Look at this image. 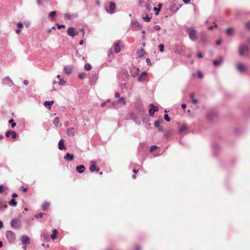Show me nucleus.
<instances>
[{"mask_svg": "<svg viewBox=\"0 0 250 250\" xmlns=\"http://www.w3.org/2000/svg\"><path fill=\"white\" fill-rule=\"evenodd\" d=\"M187 32L188 34L189 38L192 41H196L197 40V31L193 27H187Z\"/></svg>", "mask_w": 250, "mask_h": 250, "instance_id": "obj_1", "label": "nucleus"}, {"mask_svg": "<svg viewBox=\"0 0 250 250\" xmlns=\"http://www.w3.org/2000/svg\"><path fill=\"white\" fill-rule=\"evenodd\" d=\"M6 236L9 243H13L16 239V234L11 230L6 231Z\"/></svg>", "mask_w": 250, "mask_h": 250, "instance_id": "obj_2", "label": "nucleus"}, {"mask_svg": "<svg viewBox=\"0 0 250 250\" xmlns=\"http://www.w3.org/2000/svg\"><path fill=\"white\" fill-rule=\"evenodd\" d=\"M116 4L114 2H110L109 3L108 9L106 8L107 13L112 14L115 13V10L116 9Z\"/></svg>", "mask_w": 250, "mask_h": 250, "instance_id": "obj_3", "label": "nucleus"}, {"mask_svg": "<svg viewBox=\"0 0 250 250\" xmlns=\"http://www.w3.org/2000/svg\"><path fill=\"white\" fill-rule=\"evenodd\" d=\"M11 227L14 229H20V220L17 218H14L11 221Z\"/></svg>", "mask_w": 250, "mask_h": 250, "instance_id": "obj_4", "label": "nucleus"}, {"mask_svg": "<svg viewBox=\"0 0 250 250\" xmlns=\"http://www.w3.org/2000/svg\"><path fill=\"white\" fill-rule=\"evenodd\" d=\"M249 50L248 47L245 45H241L239 48V53L240 56H243L245 52H248Z\"/></svg>", "mask_w": 250, "mask_h": 250, "instance_id": "obj_5", "label": "nucleus"}, {"mask_svg": "<svg viewBox=\"0 0 250 250\" xmlns=\"http://www.w3.org/2000/svg\"><path fill=\"white\" fill-rule=\"evenodd\" d=\"M150 108L149 110V114L150 116H152L154 115L155 112L157 111L158 110V107L155 106L153 104H151L150 105Z\"/></svg>", "mask_w": 250, "mask_h": 250, "instance_id": "obj_6", "label": "nucleus"}, {"mask_svg": "<svg viewBox=\"0 0 250 250\" xmlns=\"http://www.w3.org/2000/svg\"><path fill=\"white\" fill-rule=\"evenodd\" d=\"M21 241L23 245H27L30 244V238L27 235H23L21 237Z\"/></svg>", "mask_w": 250, "mask_h": 250, "instance_id": "obj_7", "label": "nucleus"}, {"mask_svg": "<svg viewBox=\"0 0 250 250\" xmlns=\"http://www.w3.org/2000/svg\"><path fill=\"white\" fill-rule=\"evenodd\" d=\"M236 67L237 69L241 72H244L246 70V67L245 65L241 62H238L236 64Z\"/></svg>", "mask_w": 250, "mask_h": 250, "instance_id": "obj_8", "label": "nucleus"}, {"mask_svg": "<svg viewBox=\"0 0 250 250\" xmlns=\"http://www.w3.org/2000/svg\"><path fill=\"white\" fill-rule=\"evenodd\" d=\"M67 33L71 37H74L76 35H78V33H76L74 30V28L72 27H69L67 29Z\"/></svg>", "mask_w": 250, "mask_h": 250, "instance_id": "obj_9", "label": "nucleus"}, {"mask_svg": "<svg viewBox=\"0 0 250 250\" xmlns=\"http://www.w3.org/2000/svg\"><path fill=\"white\" fill-rule=\"evenodd\" d=\"M147 76V73L146 71L143 72L138 77V81L142 82L146 80Z\"/></svg>", "mask_w": 250, "mask_h": 250, "instance_id": "obj_10", "label": "nucleus"}, {"mask_svg": "<svg viewBox=\"0 0 250 250\" xmlns=\"http://www.w3.org/2000/svg\"><path fill=\"white\" fill-rule=\"evenodd\" d=\"M189 130L188 126H181L179 130V133L181 134L183 132H185L186 133H188Z\"/></svg>", "mask_w": 250, "mask_h": 250, "instance_id": "obj_11", "label": "nucleus"}, {"mask_svg": "<svg viewBox=\"0 0 250 250\" xmlns=\"http://www.w3.org/2000/svg\"><path fill=\"white\" fill-rule=\"evenodd\" d=\"M74 158V157L73 154L69 153H66V154L64 156V159L67 161H71L73 160Z\"/></svg>", "mask_w": 250, "mask_h": 250, "instance_id": "obj_12", "label": "nucleus"}, {"mask_svg": "<svg viewBox=\"0 0 250 250\" xmlns=\"http://www.w3.org/2000/svg\"><path fill=\"white\" fill-rule=\"evenodd\" d=\"M73 68L71 66L67 65L64 67V71L67 74H70L72 72Z\"/></svg>", "mask_w": 250, "mask_h": 250, "instance_id": "obj_13", "label": "nucleus"}, {"mask_svg": "<svg viewBox=\"0 0 250 250\" xmlns=\"http://www.w3.org/2000/svg\"><path fill=\"white\" fill-rule=\"evenodd\" d=\"M76 170L79 173H83L85 170V167L83 165L78 166L76 167Z\"/></svg>", "mask_w": 250, "mask_h": 250, "instance_id": "obj_14", "label": "nucleus"}, {"mask_svg": "<svg viewBox=\"0 0 250 250\" xmlns=\"http://www.w3.org/2000/svg\"><path fill=\"white\" fill-rule=\"evenodd\" d=\"M53 104H54L53 101H45L44 103V105L46 108L50 109H51V106L53 105Z\"/></svg>", "mask_w": 250, "mask_h": 250, "instance_id": "obj_15", "label": "nucleus"}, {"mask_svg": "<svg viewBox=\"0 0 250 250\" xmlns=\"http://www.w3.org/2000/svg\"><path fill=\"white\" fill-rule=\"evenodd\" d=\"M75 129L74 127L68 128L67 133L68 136H73L75 134Z\"/></svg>", "mask_w": 250, "mask_h": 250, "instance_id": "obj_16", "label": "nucleus"}, {"mask_svg": "<svg viewBox=\"0 0 250 250\" xmlns=\"http://www.w3.org/2000/svg\"><path fill=\"white\" fill-rule=\"evenodd\" d=\"M58 147L60 150H63L65 148L64 141L63 139H61L59 142Z\"/></svg>", "mask_w": 250, "mask_h": 250, "instance_id": "obj_17", "label": "nucleus"}, {"mask_svg": "<svg viewBox=\"0 0 250 250\" xmlns=\"http://www.w3.org/2000/svg\"><path fill=\"white\" fill-rule=\"evenodd\" d=\"M234 31L232 28H229L226 29V33L227 35L231 36L234 34Z\"/></svg>", "mask_w": 250, "mask_h": 250, "instance_id": "obj_18", "label": "nucleus"}, {"mask_svg": "<svg viewBox=\"0 0 250 250\" xmlns=\"http://www.w3.org/2000/svg\"><path fill=\"white\" fill-rule=\"evenodd\" d=\"M114 51L116 53H118L121 51L119 43L118 42L114 44Z\"/></svg>", "mask_w": 250, "mask_h": 250, "instance_id": "obj_19", "label": "nucleus"}, {"mask_svg": "<svg viewBox=\"0 0 250 250\" xmlns=\"http://www.w3.org/2000/svg\"><path fill=\"white\" fill-rule=\"evenodd\" d=\"M222 62H223V59L222 58H221L218 60L213 61V64L215 66H218V65H219Z\"/></svg>", "mask_w": 250, "mask_h": 250, "instance_id": "obj_20", "label": "nucleus"}, {"mask_svg": "<svg viewBox=\"0 0 250 250\" xmlns=\"http://www.w3.org/2000/svg\"><path fill=\"white\" fill-rule=\"evenodd\" d=\"M8 204L10 206L12 207H16L17 205V202L16 201L15 199H12L8 202Z\"/></svg>", "mask_w": 250, "mask_h": 250, "instance_id": "obj_21", "label": "nucleus"}, {"mask_svg": "<svg viewBox=\"0 0 250 250\" xmlns=\"http://www.w3.org/2000/svg\"><path fill=\"white\" fill-rule=\"evenodd\" d=\"M89 170L91 172H94L95 170H96L97 171H99L100 169L97 168L95 165H91L89 167Z\"/></svg>", "mask_w": 250, "mask_h": 250, "instance_id": "obj_22", "label": "nucleus"}, {"mask_svg": "<svg viewBox=\"0 0 250 250\" xmlns=\"http://www.w3.org/2000/svg\"><path fill=\"white\" fill-rule=\"evenodd\" d=\"M164 120L163 118H161L154 122V125H160V124H162Z\"/></svg>", "mask_w": 250, "mask_h": 250, "instance_id": "obj_23", "label": "nucleus"}, {"mask_svg": "<svg viewBox=\"0 0 250 250\" xmlns=\"http://www.w3.org/2000/svg\"><path fill=\"white\" fill-rule=\"evenodd\" d=\"M117 103H121V104H125L126 102H125V98H123V97H121V98H120L118 100V101H117Z\"/></svg>", "mask_w": 250, "mask_h": 250, "instance_id": "obj_24", "label": "nucleus"}, {"mask_svg": "<svg viewBox=\"0 0 250 250\" xmlns=\"http://www.w3.org/2000/svg\"><path fill=\"white\" fill-rule=\"evenodd\" d=\"M57 234V230L56 229H54L53 231L52 234L51 235V238L53 240H54L56 238V234Z\"/></svg>", "mask_w": 250, "mask_h": 250, "instance_id": "obj_25", "label": "nucleus"}, {"mask_svg": "<svg viewBox=\"0 0 250 250\" xmlns=\"http://www.w3.org/2000/svg\"><path fill=\"white\" fill-rule=\"evenodd\" d=\"M84 67L85 70H86V71H89L92 68L91 65L89 63H86L84 65Z\"/></svg>", "mask_w": 250, "mask_h": 250, "instance_id": "obj_26", "label": "nucleus"}, {"mask_svg": "<svg viewBox=\"0 0 250 250\" xmlns=\"http://www.w3.org/2000/svg\"><path fill=\"white\" fill-rule=\"evenodd\" d=\"M142 18L144 21L148 22V21H150V20L151 18V17H149L148 15H146L145 16H143L142 17Z\"/></svg>", "mask_w": 250, "mask_h": 250, "instance_id": "obj_27", "label": "nucleus"}, {"mask_svg": "<svg viewBox=\"0 0 250 250\" xmlns=\"http://www.w3.org/2000/svg\"><path fill=\"white\" fill-rule=\"evenodd\" d=\"M145 6L146 7V9L148 11H151L152 8L151 4L150 3H147Z\"/></svg>", "mask_w": 250, "mask_h": 250, "instance_id": "obj_28", "label": "nucleus"}, {"mask_svg": "<svg viewBox=\"0 0 250 250\" xmlns=\"http://www.w3.org/2000/svg\"><path fill=\"white\" fill-rule=\"evenodd\" d=\"M56 15V11H52L49 13V17L53 20H55V16Z\"/></svg>", "mask_w": 250, "mask_h": 250, "instance_id": "obj_29", "label": "nucleus"}, {"mask_svg": "<svg viewBox=\"0 0 250 250\" xmlns=\"http://www.w3.org/2000/svg\"><path fill=\"white\" fill-rule=\"evenodd\" d=\"M49 206V203H48V202H44L42 205V209L44 210H46L48 209Z\"/></svg>", "mask_w": 250, "mask_h": 250, "instance_id": "obj_30", "label": "nucleus"}, {"mask_svg": "<svg viewBox=\"0 0 250 250\" xmlns=\"http://www.w3.org/2000/svg\"><path fill=\"white\" fill-rule=\"evenodd\" d=\"M6 81H9V82H11V83H12V81L11 80V79L9 77H5V78H3V83H4L5 84H7L6 83Z\"/></svg>", "mask_w": 250, "mask_h": 250, "instance_id": "obj_31", "label": "nucleus"}, {"mask_svg": "<svg viewBox=\"0 0 250 250\" xmlns=\"http://www.w3.org/2000/svg\"><path fill=\"white\" fill-rule=\"evenodd\" d=\"M59 118L58 117H55V118L53 121V123L54 125H58L59 123Z\"/></svg>", "mask_w": 250, "mask_h": 250, "instance_id": "obj_32", "label": "nucleus"}, {"mask_svg": "<svg viewBox=\"0 0 250 250\" xmlns=\"http://www.w3.org/2000/svg\"><path fill=\"white\" fill-rule=\"evenodd\" d=\"M171 134H172L171 131L170 130H168L166 131V132L165 134V137H168L169 136H170L171 135Z\"/></svg>", "mask_w": 250, "mask_h": 250, "instance_id": "obj_33", "label": "nucleus"}, {"mask_svg": "<svg viewBox=\"0 0 250 250\" xmlns=\"http://www.w3.org/2000/svg\"><path fill=\"white\" fill-rule=\"evenodd\" d=\"M159 50L161 52H163L164 51V45L163 44H161L159 45Z\"/></svg>", "mask_w": 250, "mask_h": 250, "instance_id": "obj_34", "label": "nucleus"}, {"mask_svg": "<svg viewBox=\"0 0 250 250\" xmlns=\"http://www.w3.org/2000/svg\"><path fill=\"white\" fill-rule=\"evenodd\" d=\"M157 148L158 147L156 146H152L150 148V151L153 152L155 151Z\"/></svg>", "mask_w": 250, "mask_h": 250, "instance_id": "obj_35", "label": "nucleus"}, {"mask_svg": "<svg viewBox=\"0 0 250 250\" xmlns=\"http://www.w3.org/2000/svg\"><path fill=\"white\" fill-rule=\"evenodd\" d=\"M43 213H40L39 214L35 215V217L36 218H42L43 217Z\"/></svg>", "mask_w": 250, "mask_h": 250, "instance_id": "obj_36", "label": "nucleus"}, {"mask_svg": "<svg viewBox=\"0 0 250 250\" xmlns=\"http://www.w3.org/2000/svg\"><path fill=\"white\" fill-rule=\"evenodd\" d=\"M164 119L167 122H169L170 121V118L168 116V115L167 114H165L164 115Z\"/></svg>", "mask_w": 250, "mask_h": 250, "instance_id": "obj_37", "label": "nucleus"}, {"mask_svg": "<svg viewBox=\"0 0 250 250\" xmlns=\"http://www.w3.org/2000/svg\"><path fill=\"white\" fill-rule=\"evenodd\" d=\"M12 132L13 131L11 130L7 131L5 133L6 137H9L11 135Z\"/></svg>", "mask_w": 250, "mask_h": 250, "instance_id": "obj_38", "label": "nucleus"}, {"mask_svg": "<svg viewBox=\"0 0 250 250\" xmlns=\"http://www.w3.org/2000/svg\"><path fill=\"white\" fill-rule=\"evenodd\" d=\"M41 236L43 237L44 239H47L49 237V235L46 233H43Z\"/></svg>", "mask_w": 250, "mask_h": 250, "instance_id": "obj_39", "label": "nucleus"}, {"mask_svg": "<svg viewBox=\"0 0 250 250\" xmlns=\"http://www.w3.org/2000/svg\"><path fill=\"white\" fill-rule=\"evenodd\" d=\"M64 18L66 19H71V16L69 14L66 13L64 14Z\"/></svg>", "mask_w": 250, "mask_h": 250, "instance_id": "obj_40", "label": "nucleus"}, {"mask_svg": "<svg viewBox=\"0 0 250 250\" xmlns=\"http://www.w3.org/2000/svg\"><path fill=\"white\" fill-rule=\"evenodd\" d=\"M12 139H15L17 137V134L15 131H13L11 134Z\"/></svg>", "mask_w": 250, "mask_h": 250, "instance_id": "obj_41", "label": "nucleus"}, {"mask_svg": "<svg viewBox=\"0 0 250 250\" xmlns=\"http://www.w3.org/2000/svg\"><path fill=\"white\" fill-rule=\"evenodd\" d=\"M144 50L143 49H142L140 51H138L137 53L140 54V57H142L144 55Z\"/></svg>", "mask_w": 250, "mask_h": 250, "instance_id": "obj_42", "label": "nucleus"}, {"mask_svg": "<svg viewBox=\"0 0 250 250\" xmlns=\"http://www.w3.org/2000/svg\"><path fill=\"white\" fill-rule=\"evenodd\" d=\"M65 83V82L63 79H60V81L59 82V84L61 85H64Z\"/></svg>", "mask_w": 250, "mask_h": 250, "instance_id": "obj_43", "label": "nucleus"}, {"mask_svg": "<svg viewBox=\"0 0 250 250\" xmlns=\"http://www.w3.org/2000/svg\"><path fill=\"white\" fill-rule=\"evenodd\" d=\"M85 76L84 73H81L79 74V77L80 79H83L85 78Z\"/></svg>", "mask_w": 250, "mask_h": 250, "instance_id": "obj_44", "label": "nucleus"}, {"mask_svg": "<svg viewBox=\"0 0 250 250\" xmlns=\"http://www.w3.org/2000/svg\"><path fill=\"white\" fill-rule=\"evenodd\" d=\"M153 9L154 11H156V15H158L159 11H160V9L159 8H157V7H154Z\"/></svg>", "mask_w": 250, "mask_h": 250, "instance_id": "obj_45", "label": "nucleus"}, {"mask_svg": "<svg viewBox=\"0 0 250 250\" xmlns=\"http://www.w3.org/2000/svg\"><path fill=\"white\" fill-rule=\"evenodd\" d=\"M7 208V206L3 205V204L1 202H0V208Z\"/></svg>", "mask_w": 250, "mask_h": 250, "instance_id": "obj_46", "label": "nucleus"}, {"mask_svg": "<svg viewBox=\"0 0 250 250\" xmlns=\"http://www.w3.org/2000/svg\"><path fill=\"white\" fill-rule=\"evenodd\" d=\"M17 25V27H18V28H19V29L22 28L23 26V24L21 22L18 23Z\"/></svg>", "mask_w": 250, "mask_h": 250, "instance_id": "obj_47", "label": "nucleus"}, {"mask_svg": "<svg viewBox=\"0 0 250 250\" xmlns=\"http://www.w3.org/2000/svg\"><path fill=\"white\" fill-rule=\"evenodd\" d=\"M153 28L155 30H159L161 29V27L158 25H155L153 27Z\"/></svg>", "mask_w": 250, "mask_h": 250, "instance_id": "obj_48", "label": "nucleus"}, {"mask_svg": "<svg viewBox=\"0 0 250 250\" xmlns=\"http://www.w3.org/2000/svg\"><path fill=\"white\" fill-rule=\"evenodd\" d=\"M8 123L9 124H11V125H16V124L14 122V120L13 119H10L9 120Z\"/></svg>", "mask_w": 250, "mask_h": 250, "instance_id": "obj_49", "label": "nucleus"}, {"mask_svg": "<svg viewBox=\"0 0 250 250\" xmlns=\"http://www.w3.org/2000/svg\"><path fill=\"white\" fill-rule=\"evenodd\" d=\"M197 57L202 58L203 57L202 53L201 52H198L197 54Z\"/></svg>", "mask_w": 250, "mask_h": 250, "instance_id": "obj_50", "label": "nucleus"}, {"mask_svg": "<svg viewBox=\"0 0 250 250\" xmlns=\"http://www.w3.org/2000/svg\"><path fill=\"white\" fill-rule=\"evenodd\" d=\"M156 126L157 127L158 130L159 131H161V132L163 131V126Z\"/></svg>", "mask_w": 250, "mask_h": 250, "instance_id": "obj_51", "label": "nucleus"}, {"mask_svg": "<svg viewBox=\"0 0 250 250\" xmlns=\"http://www.w3.org/2000/svg\"><path fill=\"white\" fill-rule=\"evenodd\" d=\"M3 188L2 185H0V193H2L4 192Z\"/></svg>", "mask_w": 250, "mask_h": 250, "instance_id": "obj_52", "label": "nucleus"}, {"mask_svg": "<svg viewBox=\"0 0 250 250\" xmlns=\"http://www.w3.org/2000/svg\"><path fill=\"white\" fill-rule=\"evenodd\" d=\"M197 75L199 78H202L203 77V74L200 71H198L197 72Z\"/></svg>", "mask_w": 250, "mask_h": 250, "instance_id": "obj_53", "label": "nucleus"}, {"mask_svg": "<svg viewBox=\"0 0 250 250\" xmlns=\"http://www.w3.org/2000/svg\"><path fill=\"white\" fill-rule=\"evenodd\" d=\"M146 62L147 64V65H151V62L149 58H147L146 60Z\"/></svg>", "mask_w": 250, "mask_h": 250, "instance_id": "obj_54", "label": "nucleus"}, {"mask_svg": "<svg viewBox=\"0 0 250 250\" xmlns=\"http://www.w3.org/2000/svg\"><path fill=\"white\" fill-rule=\"evenodd\" d=\"M154 0H147V3L154 5V3H153Z\"/></svg>", "mask_w": 250, "mask_h": 250, "instance_id": "obj_55", "label": "nucleus"}, {"mask_svg": "<svg viewBox=\"0 0 250 250\" xmlns=\"http://www.w3.org/2000/svg\"><path fill=\"white\" fill-rule=\"evenodd\" d=\"M65 27V25H63V24H61V25H59L58 26H57V28L59 29H61V28H63Z\"/></svg>", "mask_w": 250, "mask_h": 250, "instance_id": "obj_56", "label": "nucleus"}, {"mask_svg": "<svg viewBox=\"0 0 250 250\" xmlns=\"http://www.w3.org/2000/svg\"><path fill=\"white\" fill-rule=\"evenodd\" d=\"M189 96H190V98L191 100H192V99H194V94L193 93H191L190 94Z\"/></svg>", "mask_w": 250, "mask_h": 250, "instance_id": "obj_57", "label": "nucleus"}, {"mask_svg": "<svg viewBox=\"0 0 250 250\" xmlns=\"http://www.w3.org/2000/svg\"><path fill=\"white\" fill-rule=\"evenodd\" d=\"M246 27L248 29L250 30V22H249L246 24Z\"/></svg>", "mask_w": 250, "mask_h": 250, "instance_id": "obj_58", "label": "nucleus"}, {"mask_svg": "<svg viewBox=\"0 0 250 250\" xmlns=\"http://www.w3.org/2000/svg\"><path fill=\"white\" fill-rule=\"evenodd\" d=\"M12 196L13 197V199H14V198L18 197V194L16 193H14L12 194Z\"/></svg>", "mask_w": 250, "mask_h": 250, "instance_id": "obj_59", "label": "nucleus"}, {"mask_svg": "<svg viewBox=\"0 0 250 250\" xmlns=\"http://www.w3.org/2000/svg\"><path fill=\"white\" fill-rule=\"evenodd\" d=\"M106 102H104V103H102L101 104V106L102 107H104L105 106V105L106 104Z\"/></svg>", "mask_w": 250, "mask_h": 250, "instance_id": "obj_60", "label": "nucleus"}, {"mask_svg": "<svg viewBox=\"0 0 250 250\" xmlns=\"http://www.w3.org/2000/svg\"><path fill=\"white\" fill-rule=\"evenodd\" d=\"M21 189H22V190L24 192H26L27 191V188H25L24 187H21Z\"/></svg>", "mask_w": 250, "mask_h": 250, "instance_id": "obj_61", "label": "nucleus"}, {"mask_svg": "<svg viewBox=\"0 0 250 250\" xmlns=\"http://www.w3.org/2000/svg\"><path fill=\"white\" fill-rule=\"evenodd\" d=\"M120 93L119 92H116L115 94V97L116 98H119L120 97Z\"/></svg>", "mask_w": 250, "mask_h": 250, "instance_id": "obj_62", "label": "nucleus"}, {"mask_svg": "<svg viewBox=\"0 0 250 250\" xmlns=\"http://www.w3.org/2000/svg\"><path fill=\"white\" fill-rule=\"evenodd\" d=\"M181 107L183 109H185L186 107H187V105L185 104H182Z\"/></svg>", "mask_w": 250, "mask_h": 250, "instance_id": "obj_63", "label": "nucleus"}, {"mask_svg": "<svg viewBox=\"0 0 250 250\" xmlns=\"http://www.w3.org/2000/svg\"><path fill=\"white\" fill-rule=\"evenodd\" d=\"M135 250H141V248L139 246H136L135 247Z\"/></svg>", "mask_w": 250, "mask_h": 250, "instance_id": "obj_64", "label": "nucleus"}]
</instances>
